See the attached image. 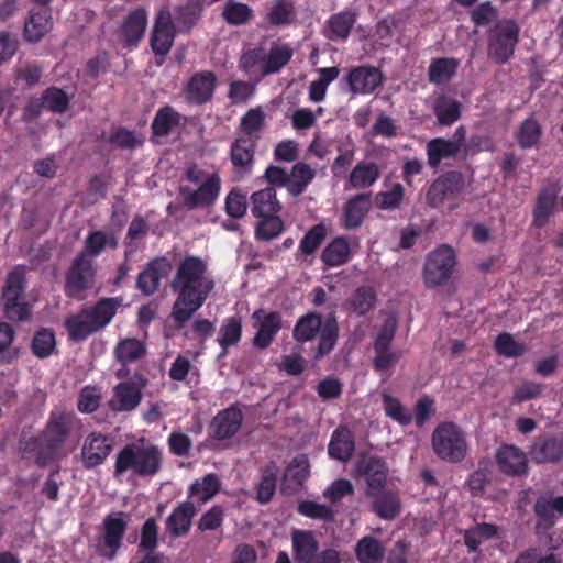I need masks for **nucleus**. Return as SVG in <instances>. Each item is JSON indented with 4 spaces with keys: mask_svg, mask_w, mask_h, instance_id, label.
<instances>
[{
    "mask_svg": "<svg viewBox=\"0 0 563 563\" xmlns=\"http://www.w3.org/2000/svg\"><path fill=\"white\" fill-rule=\"evenodd\" d=\"M172 288L177 294L172 317L181 325L203 306L214 288V280L202 258L188 255L180 261Z\"/></svg>",
    "mask_w": 563,
    "mask_h": 563,
    "instance_id": "obj_1",
    "label": "nucleus"
},
{
    "mask_svg": "<svg viewBox=\"0 0 563 563\" xmlns=\"http://www.w3.org/2000/svg\"><path fill=\"white\" fill-rule=\"evenodd\" d=\"M121 302L119 298H102L96 305L68 317L65 327L69 338L78 342L103 330L117 314Z\"/></svg>",
    "mask_w": 563,
    "mask_h": 563,
    "instance_id": "obj_2",
    "label": "nucleus"
},
{
    "mask_svg": "<svg viewBox=\"0 0 563 563\" xmlns=\"http://www.w3.org/2000/svg\"><path fill=\"white\" fill-rule=\"evenodd\" d=\"M185 178L189 185H181L179 195L187 209L208 208L217 201L221 190V178L217 172L192 165L187 168Z\"/></svg>",
    "mask_w": 563,
    "mask_h": 563,
    "instance_id": "obj_3",
    "label": "nucleus"
},
{
    "mask_svg": "<svg viewBox=\"0 0 563 563\" xmlns=\"http://www.w3.org/2000/svg\"><path fill=\"white\" fill-rule=\"evenodd\" d=\"M161 451L152 444H129L117 455L114 475L132 472L139 476H152L161 468Z\"/></svg>",
    "mask_w": 563,
    "mask_h": 563,
    "instance_id": "obj_4",
    "label": "nucleus"
},
{
    "mask_svg": "<svg viewBox=\"0 0 563 563\" xmlns=\"http://www.w3.org/2000/svg\"><path fill=\"white\" fill-rule=\"evenodd\" d=\"M338 322L334 317L322 321L317 313H308L301 317L294 329V338L299 342H308L319 334V344L316 356L322 357L329 354L338 341Z\"/></svg>",
    "mask_w": 563,
    "mask_h": 563,
    "instance_id": "obj_5",
    "label": "nucleus"
},
{
    "mask_svg": "<svg viewBox=\"0 0 563 563\" xmlns=\"http://www.w3.org/2000/svg\"><path fill=\"white\" fill-rule=\"evenodd\" d=\"M432 446L438 457L450 463L462 462L468 449L464 431L454 422H442L435 428Z\"/></svg>",
    "mask_w": 563,
    "mask_h": 563,
    "instance_id": "obj_6",
    "label": "nucleus"
},
{
    "mask_svg": "<svg viewBox=\"0 0 563 563\" xmlns=\"http://www.w3.org/2000/svg\"><path fill=\"white\" fill-rule=\"evenodd\" d=\"M520 27L515 20L504 19L490 29L487 36V54L497 65L506 64L519 43Z\"/></svg>",
    "mask_w": 563,
    "mask_h": 563,
    "instance_id": "obj_7",
    "label": "nucleus"
},
{
    "mask_svg": "<svg viewBox=\"0 0 563 563\" xmlns=\"http://www.w3.org/2000/svg\"><path fill=\"white\" fill-rule=\"evenodd\" d=\"M466 129L460 125L451 139L435 137L427 143L428 164L438 167L443 161L456 159L461 153L467 155L465 147Z\"/></svg>",
    "mask_w": 563,
    "mask_h": 563,
    "instance_id": "obj_8",
    "label": "nucleus"
},
{
    "mask_svg": "<svg viewBox=\"0 0 563 563\" xmlns=\"http://www.w3.org/2000/svg\"><path fill=\"white\" fill-rule=\"evenodd\" d=\"M455 264L454 250L449 245L439 246L424 262V285L438 286L445 283L451 277Z\"/></svg>",
    "mask_w": 563,
    "mask_h": 563,
    "instance_id": "obj_9",
    "label": "nucleus"
},
{
    "mask_svg": "<svg viewBox=\"0 0 563 563\" xmlns=\"http://www.w3.org/2000/svg\"><path fill=\"white\" fill-rule=\"evenodd\" d=\"M93 277L92 260L86 255H77L66 274V295L71 298H80L82 291L92 286Z\"/></svg>",
    "mask_w": 563,
    "mask_h": 563,
    "instance_id": "obj_10",
    "label": "nucleus"
},
{
    "mask_svg": "<svg viewBox=\"0 0 563 563\" xmlns=\"http://www.w3.org/2000/svg\"><path fill=\"white\" fill-rule=\"evenodd\" d=\"M561 190L559 181H549L540 188L532 210V228H544L550 218L555 214Z\"/></svg>",
    "mask_w": 563,
    "mask_h": 563,
    "instance_id": "obj_11",
    "label": "nucleus"
},
{
    "mask_svg": "<svg viewBox=\"0 0 563 563\" xmlns=\"http://www.w3.org/2000/svg\"><path fill=\"white\" fill-rule=\"evenodd\" d=\"M465 187V179L461 172L449 170L438 177L430 186L427 199L430 206L439 207L445 200L456 198Z\"/></svg>",
    "mask_w": 563,
    "mask_h": 563,
    "instance_id": "obj_12",
    "label": "nucleus"
},
{
    "mask_svg": "<svg viewBox=\"0 0 563 563\" xmlns=\"http://www.w3.org/2000/svg\"><path fill=\"white\" fill-rule=\"evenodd\" d=\"M533 512L537 518V532L551 530L559 517H563V495L552 496L544 494L539 496L533 505Z\"/></svg>",
    "mask_w": 563,
    "mask_h": 563,
    "instance_id": "obj_13",
    "label": "nucleus"
},
{
    "mask_svg": "<svg viewBox=\"0 0 563 563\" xmlns=\"http://www.w3.org/2000/svg\"><path fill=\"white\" fill-rule=\"evenodd\" d=\"M382 71L372 66H357L349 70L344 81L353 95H369L383 84Z\"/></svg>",
    "mask_w": 563,
    "mask_h": 563,
    "instance_id": "obj_14",
    "label": "nucleus"
},
{
    "mask_svg": "<svg viewBox=\"0 0 563 563\" xmlns=\"http://www.w3.org/2000/svg\"><path fill=\"white\" fill-rule=\"evenodd\" d=\"M496 463L499 471L510 477H522L529 472V464L526 453L512 444H503L498 448Z\"/></svg>",
    "mask_w": 563,
    "mask_h": 563,
    "instance_id": "obj_15",
    "label": "nucleus"
},
{
    "mask_svg": "<svg viewBox=\"0 0 563 563\" xmlns=\"http://www.w3.org/2000/svg\"><path fill=\"white\" fill-rule=\"evenodd\" d=\"M113 449V441L100 432L87 435L81 448L82 464L86 468L101 465Z\"/></svg>",
    "mask_w": 563,
    "mask_h": 563,
    "instance_id": "obj_16",
    "label": "nucleus"
},
{
    "mask_svg": "<svg viewBox=\"0 0 563 563\" xmlns=\"http://www.w3.org/2000/svg\"><path fill=\"white\" fill-rule=\"evenodd\" d=\"M104 533L102 542L98 545L99 552L107 559H113L121 547L126 529V522L122 512L108 516L103 522Z\"/></svg>",
    "mask_w": 563,
    "mask_h": 563,
    "instance_id": "obj_17",
    "label": "nucleus"
},
{
    "mask_svg": "<svg viewBox=\"0 0 563 563\" xmlns=\"http://www.w3.org/2000/svg\"><path fill=\"white\" fill-rule=\"evenodd\" d=\"M175 29L170 13L167 10L158 12L153 33L151 35V46L155 54L166 55L174 42Z\"/></svg>",
    "mask_w": 563,
    "mask_h": 563,
    "instance_id": "obj_18",
    "label": "nucleus"
},
{
    "mask_svg": "<svg viewBox=\"0 0 563 563\" xmlns=\"http://www.w3.org/2000/svg\"><path fill=\"white\" fill-rule=\"evenodd\" d=\"M252 318L255 320L257 332L254 336V345L264 349L274 340L282 327V318L278 312H266L263 309L256 310Z\"/></svg>",
    "mask_w": 563,
    "mask_h": 563,
    "instance_id": "obj_19",
    "label": "nucleus"
},
{
    "mask_svg": "<svg viewBox=\"0 0 563 563\" xmlns=\"http://www.w3.org/2000/svg\"><path fill=\"white\" fill-rule=\"evenodd\" d=\"M216 81V76L211 71L195 74L185 88V96L188 102L202 104L209 101L213 96Z\"/></svg>",
    "mask_w": 563,
    "mask_h": 563,
    "instance_id": "obj_20",
    "label": "nucleus"
},
{
    "mask_svg": "<svg viewBox=\"0 0 563 563\" xmlns=\"http://www.w3.org/2000/svg\"><path fill=\"white\" fill-rule=\"evenodd\" d=\"M356 472L366 477L368 496H376L386 482L387 466L378 457L362 459L356 465Z\"/></svg>",
    "mask_w": 563,
    "mask_h": 563,
    "instance_id": "obj_21",
    "label": "nucleus"
},
{
    "mask_svg": "<svg viewBox=\"0 0 563 563\" xmlns=\"http://www.w3.org/2000/svg\"><path fill=\"white\" fill-rule=\"evenodd\" d=\"M243 415L236 407L220 411L210 424V433L218 440L232 438L241 428Z\"/></svg>",
    "mask_w": 563,
    "mask_h": 563,
    "instance_id": "obj_22",
    "label": "nucleus"
},
{
    "mask_svg": "<svg viewBox=\"0 0 563 563\" xmlns=\"http://www.w3.org/2000/svg\"><path fill=\"white\" fill-rule=\"evenodd\" d=\"M196 514L197 508L194 501L180 503L166 519L167 532L174 537L185 536L189 531Z\"/></svg>",
    "mask_w": 563,
    "mask_h": 563,
    "instance_id": "obj_23",
    "label": "nucleus"
},
{
    "mask_svg": "<svg viewBox=\"0 0 563 563\" xmlns=\"http://www.w3.org/2000/svg\"><path fill=\"white\" fill-rule=\"evenodd\" d=\"M357 20V13L351 9H345L339 13L332 14L324 26V35L331 41H344L349 37Z\"/></svg>",
    "mask_w": 563,
    "mask_h": 563,
    "instance_id": "obj_24",
    "label": "nucleus"
},
{
    "mask_svg": "<svg viewBox=\"0 0 563 563\" xmlns=\"http://www.w3.org/2000/svg\"><path fill=\"white\" fill-rule=\"evenodd\" d=\"M530 454L539 463H555L563 456V442L554 437H539L531 446Z\"/></svg>",
    "mask_w": 563,
    "mask_h": 563,
    "instance_id": "obj_25",
    "label": "nucleus"
},
{
    "mask_svg": "<svg viewBox=\"0 0 563 563\" xmlns=\"http://www.w3.org/2000/svg\"><path fill=\"white\" fill-rule=\"evenodd\" d=\"M69 416L66 413L54 415L51 418L42 438L49 450L48 459L54 455L56 448L65 441L69 432Z\"/></svg>",
    "mask_w": 563,
    "mask_h": 563,
    "instance_id": "obj_26",
    "label": "nucleus"
},
{
    "mask_svg": "<svg viewBox=\"0 0 563 563\" xmlns=\"http://www.w3.org/2000/svg\"><path fill=\"white\" fill-rule=\"evenodd\" d=\"M462 103L446 95L438 96L432 104L433 113L440 126H451L461 119Z\"/></svg>",
    "mask_w": 563,
    "mask_h": 563,
    "instance_id": "obj_27",
    "label": "nucleus"
},
{
    "mask_svg": "<svg viewBox=\"0 0 563 563\" xmlns=\"http://www.w3.org/2000/svg\"><path fill=\"white\" fill-rule=\"evenodd\" d=\"M168 264L164 258H156L139 274L137 287L145 295L154 294L161 284L162 277L167 272Z\"/></svg>",
    "mask_w": 563,
    "mask_h": 563,
    "instance_id": "obj_28",
    "label": "nucleus"
},
{
    "mask_svg": "<svg viewBox=\"0 0 563 563\" xmlns=\"http://www.w3.org/2000/svg\"><path fill=\"white\" fill-rule=\"evenodd\" d=\"M118 239L114 233L102 230H93L88 233L84 243V251L79 255L88 258L98 257L107 249H117Z\"/></svg>",
    "mask_w": 563,
    "mask_h": 563,
    "instance_id": "obj_29",
    "label": "nucleus"
},
{
    "mask_svg": "<svg viewBox=\"0 0 563 563\" xmlns=\"http://www.w3.org/2000/svg\"><path fill=\"white\" fill-rule=\"evenodd\" d=\"M147 15L145 10L136 9L126 18L122 27V37L126 48L132 49L143 37Z\"/></svg>",
    "mask_w": 563,
    "mask_h": 563,
    "instance_id": "obj_30",
    "label": "nucleus"
},
{
    "mask_svg": "<svg viewBox=\"0 0 563 563\" xmlns=\"http://www.w3.org/2000/svg\"><path fill=\"white\" fill-rule=\"evenodd\" d=\"M371 207V196L358 194L351 198L344 208L343 222L346 229L358 228Z\"/></svg>",
    "mask_w": 563,
    "mask_h": 563,
    "instance_id": "obj_31",
    "label": "nucleus"
},
{
    "mask_svg": "<svg viewBox=\"0 0 563 563\" xmlns=\"http://www.w3.org/2000/svg\"><path fill=\"white\" fill-rule=\"evenodd\" d=\"M252 213L254 217L263 219L275 216L280 210V203L276 199V191L272 187H267L251 196Z\"/></svg>",
    "mask_w": 563,
    "mask_h": 563,
    "instance_id": "obj_32",
    "label": "nucleus"
},
{
    "mask_svg": "<svg viewBox=\"0 0 563 563\" xmlns=\"http://www.w3.org/2000/svg\"><path fill=\"white\" fill-rule=\"evenodd\" d=\"M328 452L332 459L342 462L347 461L354 452V439L352 432L345 427L335 429L332 433Z\"/></svg>",
    "mask_w": 563,
    "mask_h": 563,
    "instance_id": "obj_33",
    "label": "nucleus"
},
{
    "mask_svg": "<svg viewBox=\"0 0 563 563\" xmlns=\"http://www.w3.org/2000/svg\"><path fill=\"white\" fill-rule=\"evenodd\" d=\"M254 150L250 139H236L231 145V162L236 174L243 175L251 170Z\"/></svg>",
    "mask_w": 563,
    "mask_h": 563,
    "instance_id": "obj_34",
    "label": "nucleus"
},
{
    "mask_svg": "<svg viewBox=\"0 0 563 563\" xmlns=\"http://www.w3.org/2000/svg\"><path fill=\"white\" fill-rule=\"evenodd\" d=\"M142 398L137 387L129 383H120L114 388L110 407L115 411H130L140 404Z\"/></svg>",
    "mask_w": 563,
    "mask_h": 563,
    "instance_id": "obj_35",
    "label": "nucleus"
},
{
    "mask_svg": "<svg viewBox=\"0 0 563 563\" xmlns=\"http://www.w3.org/2000/svg\"><path fill=\"white\" fill-rule=\"evenodd\" d=\"M498 533V527L494 523L482 522L463 531L464 544L468 553L479 551L481 543L484 540L493 539Z\"/></svg>",
    "mask_w": 563,
    "mask_h": 563,
    "instance_id": "obj_36",
    "label": "nucleus"
},
{
    "mask_svg": "<svg viewBox=\"0 0 563 563\" xmlns=\"http://www.w3.org/2000/svg\"><path fill=\"white\" fill-rule=\"evenodd\" d=\"M292 548L299 563H310L317 554L318 541L310 531H294Z\"/></svg>",
    "mask_w": 563,
    "mask_h": 563,
    "instance_id": "obj_37",
    "label": "nucleus"
},
{
    "mask_svg": "<svg viewBox=\"0 0 563 563\" xmlns=\"http://www.w3.org/2000/svg\"><path fill=\"white\" fill-rule=\"evenodd\" d=\"M310 465L306 455H298L287 466L284 474V488L296 490L307 479Z\"/></svg>",
    "mask_w": 563,
    "mask_h": 563,
    "instance_id": "obj_38",
    "label": "nucleus"
},
{
    "mask_svg": "<svg viewBox=\"0 0 563 563\" xmlns=\"http://www.w3.org/2000/svg\"><path fill=\"white\" fill-rule=\"evenodd\" d=\"M220 481L216 474L209 473L189 487V498L199 506L208 503L218 493Z\"/></svg>",
    "mask_w": 563,
    "mask_h": 563,
    "instance_id": "obj_39",
    "label": "nucleus"
},
{
    "mask_svg": "<svg viewBox=\"0 0 563 563\" xmlns=\"http://www.w3.org/2000/svg\"><path fill=\"white\" fill-rule=\"evenodd\" d=\"M51 29L47 10L32 11L24 25V36L29 42H38Z\"/></svg>",
    "mask_w": 563,
    "mask_h": 563,
    "instance_id": "obj_40",
    "label": "nucleus"
},
{
    "mask_svg": "<svg viewBox=\"0 0 563 563\" xmlns=\"http://www.w3.org/2000/svg\"><path fill=\"white\" fill-rule=\"evenodd\" d=\"M379 178V169L375 163H358L351 172L349 185L362 189L374 185Z\"/></svg>",
    "mask_w": 563,
    "mask_h": 563,
    "instance_id": "obj_41",
    "label": "nucleus"
},
{
    "mask_svg": "<svg viewBox=\"0 0 563 563\" xmlns=\"http://www.w3.org/2000/svg\"><path fill=\"white\" fill-rule=\"evenodd\" d=\"M541 136V124L537 119L530 117L520 123L516 133V141L520 148L529 150L539 144Z\"/></svg>",
    "mask_w": 563,
    "mask_h": 563,
    "instance_id": "obj_42",
    "label": "nucleus"
},
{
    "mask_svg": "<svg viewBox=\"0 0 563 563\" xmlns=\"http://www.w3.org/2000/svg\"><path fill=\"white\" fill-rule=\"evenodd\" d=\"M459 62L454 58L440 57L429 66V80L437 85L448 84L456 74Z\"/></svg>",
    "mask_w": 563,
    "mask_h": 563,
    "instance_id": "obj_43",
    "label": "nucleus"
},
{
    "mask_svg": "<svg viewBox=\"0 0 563 563\" xmlns=\"http://www.w3.org/2000/svg\"><path fill=\"white\" fill-rule=\"evenodd\" d=\"M292 49L288 44H274L265 53L264 75L279 71L292 57Z\"/></svg>",
    "mask_w": 563,
    "mask_h": 563,
    "instance_id": "obj_44",
    "label": "nucleus"
},
{
    "mask_svg": "<svg viewBox=\"0 0 563 563\" xmlns=\"http://www.w3.org/2000/svg\"><path fill=\"white\" fill-rule=\"evenodd\" d=\"M376 302V294L372 287L362 286L358 287L351 298L346 301L347 310L358 314L364 316L369 312Z\"/></svg>",
    "mask_w": 563,
    "mask_h": 563,
    "instance_id": "obj_45",
    "label": "nucleus"
},
{
    "mask_svg": "<svg viewBox=\"0 0 563 563\" xmlns=\"http://www.w3.org/2000/svg\"><path fill=\"white\" fill-rule=\"evenodd\" d=\"M355 554L360 563H382L384 548L375 538L364 537L357 542Z\"/></svg>",
    "mask_w": 563,
    "mask_h": 563,
    "instance_id": "obj_46",
    "label": "nucleus"
},
{
    "mask_svg": "<svg viewBox=\"0 0 563 563\" xmlns=\"http://www.w3.org/2000/svg\"><path fill=\"white\" fill-rule=\"evenodd\" d=\"M314 170L309 165L297 163L289 174L288 191L292 196L302 194L314 178Z\"/></svg>",
    "mask_w": 563,
    "mask_h": 563,
    "instance_id": "obj_47",
    "label": "nucleus"
},
{
    "mask_svg": "<svg viewBox=\"0 0 563 563\" xmlns=\"http://www.w3.org/2000/svg\"><path fill=\"white\" fill-rule=\"evenodd\" d=\"M350 245L343 238H336L323 250L321 258L328 266H340L347 262Z\"/></svg>",
    "mask_w": 563,
    "mask_h": 563,
    "instance_id": "obj_48",
    "label": "nucleus"
},
{
    "mask_svg": "<svg viewBox=\"0 0 563 563\" xmlns=\"http://www.w3.org/2000/svg\"><path fill=\"white\" fill-rule=\"evenodd\" d=\"M221 15L231 25H243L253 18V10L245 3L229 0L224 3Z\"/></svg>",
    "mask_w": 563,
    "mask_h": 563,
    "instance_id": "obj_49",
    "label": "nucleus"
},
{
    "mask_svg": "<svg viewBox=\"0 0 563 563\" xmlns=\"http://www.w3.org/2000/svg\"><path fill=\"white\" fill-rule=\"evenodd\" d=\"M512 563H562V559L552 551L529 547L520 551Z\"/></svg>",
    "mask_w": 563,
    "mask_h": 563,
    "instance_id": "obj_50",
    "label": "nucleus"
},
{
    "mask_svg": "<svg viewBox=\"0 0 563 563\" xmlns=\"http://www.w3.org/2000/svg\"><path fill=\"white\" fill-rule=\"evenodd\" d=\"M180 121V114L172 107L159 109L154 118L152 128L156 135H167Z\"/></svg>",
    "mask_w": 563,
    "mask_h": 563,
    "instance_id": "obj_51",
    "label": "nucleus"
},
{
    "mask_svg": "<svg viewBox=\"0 0 563 563\" xmlns=\"http://www.w3.org/2000/svg\"><path fill=\"white\" fill-rule=\"evenodd\" d=\"M25 290V278L24 274L20 269L12 271L5 280V285L2 290V300L4 302L19 300Z\"/></svg>",
    "mask_w": 563,
    "mask_h": 563,
    "instance_id": "obj_52",
    "label": "nucleus"
},
{
    "mask_svg": "<svg viewBox=\"0 0 563 563\" xmlns=\"http://www.w3.org/2000/svg\"><path fill=\"white\" fill-rule=\"evenodd\" d=\"M400 509L399 498L394 493H383L376 496L374 501V511L383 519L395 518Z\"/></svg>",
    "mask_w": 563,
    "mask_h": 563,
    "instance_id": "obj_53",
    "label": "nucleus"
},
{
    "mask_svg": "<svg viewBox=\"0 0 563 563\" xmlns=\"http://www.w3.org/2000/svg\"><path fill=\"white\" fill-rule=\"evenodd\" d=\"M144 353L145 346L137 339H124L115 347L117 358L124 364L139 360Z\"/></svg>",
    "mask_w": 563,
    "mask_h": 563,
    "instance_id": "obj_54",
    "label": "nucleus"
},
{
    "mask_svg": "<svg viewBox=\"0 0 563 563\" xmlns=\"http://www.w3.org/2000/svg\"><path fill=\"white\" fill-rule=\"evenodd\" d=\"M242 334L241 320L232 317L223 321L220 331L218 342L220 346L225 350L227 347L236 344Z\"/></svg>",
    "mask_w": 563,
    "mask_h": 563,
    "instance_id": "obj_55",
    "label": "nucleus"
},
{
    "mask_svg": "<svg viewBox=\"0 0 563 563\" xmlns=\"http://www.w3.org/2000/svg\"><path fill=\"white\" fill-rule=\"evenodd\" d=\"M383 405L386 416L390 419L402 426L411 422V411L405 408L397 398H394L388 394H383Z\"/></svg>",
    "mask_w": 563,
    "mask_h": 563,
    "instance_id": "obj_56",
    "label": "nucleus"
},
{
    "mask_svg": "<svg viewBox=\"0 0 563 563\" xmlns=\"http://www.w3.org/2000/svg\"><path fill=\"white\" fill-rule=\"evenodd\" d=\"M494 346L496 353L505 357H518L526 351L523 344L517 342L511 334L506 332L497 335Z\"/></svg>",
    "mask_w": 563,
    "mask_h": 563,
    "instance_id": "obj_57",
    "label": "nucleus"
},
{
    "mask_svg": "<svg viewBox=\"0 0 563 563\" xmlns=\"http://www.w3.org/2000/svg\"><path fill=\"white\" fill-rule=\"evenodd\" d=\"M265 51L261 47L245 52L240 59V68L250 75H264Z\"/></svg>",
    "mask_w": 563,
    "mask_h": 563,
    "instance_id": "obj_58",
    "label": "nucleus"
},
{
    "mask_svg": "<svg viewBox=\"0 0 563 563\" xmlns=\"http://www.w3.org/2000/svg\"><path fill=\"white\" fill-rule=\"evenodd\" d=\"M490 472L487 465L482 466L479 463L478 468L472 472L465 485L473 497H481L489 483Z\"/></svg>",
    "mask_w": 563,
    "mask_h": 563,
    "instance_id": "obj_59",
    "label": "nucleus"
},
{
    "mask_svg": "<svg viewBox=\"0 0 563 563\" xmlns=\"http://www.w3.org/2000/svg\"><path fill=\"white\" fill-rule=\"evenodd\" d=\"M294 16L292 4L287 0H278L267 13V21L273 25L289 24Z\"/></svg>",
    "mask_w": 563,
    "mask_h": 563,
    "instance_id": "obj_60",
    "label": "nucleus"
},
{
    "mask_svg": "<svg viewBox=\"0 0 563 563\" xmlns=\"http://www.w3.org/2000/svg\"><path fill=\"white\" fill-rule=\"evenodd\" d=\"M55 344L54 333L44 329L35 334L32 341V351L36 356L44 358L52 354L55 349Z\"/></svg>",
    "mask_w": 563,
    "mask_h": 563,
    "instance_id": "obj_61",
    "label": "nucleus"
},
{
    "mask_svg": "<svg viewBox=\"0 0 563 563\" xmlns=\"http://www.w3.org/2000/svg\"><path fill=\"white\" fill-rule=\"evenodd\" d=\"M276 489V470L272 465L263 471L261 482L257 486V500L265 504L271 500Z\"/></svg>",
    "mask_w": 563,
    "mask_h": 563,
    "instance_id": "obj_62",
    "label": "nucleus"
},
{
    "mask_svg": "<svg viewBox=\"0 0 563 563\" xmlns=\"http://www.w3.org/2000/svg\"><path fill=\"white\" fill-rule=\"evenodd\" d=\"M265 121V114L261 108L249 110L241 119V130L247 136H255L262 129Z\"/></svg>",
    "mask_w": 563,
    "mask_h": 563,
    "instance_id": "obj_63",
    "label": "nucleus"
},
{
    "mask_svg": "<svg viewBox=\"0 0 563 563\" xmlns=\"http://www.w3.org/2000/svg\"><path fill=\"white\" fill-rule=\"evenodd\" d=\"M282 231L283 222L277 214H275L261 219V222L256 228V236L260 240L269 241L278 236Z\"/></svg>",
    "mask_w": 563,
    "mask_h": 563,
    "instance_id": "obj_64",
    "label": "nucleus"
}]
</instances>
